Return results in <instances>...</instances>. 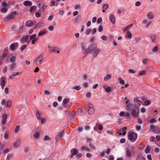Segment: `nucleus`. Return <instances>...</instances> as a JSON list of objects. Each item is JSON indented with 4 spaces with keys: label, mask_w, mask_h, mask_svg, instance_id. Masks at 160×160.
<instances>
[{
    "label": "nucleus",
    "mask_w": 160,
    "mask_h": 160,
    "mask_svg": "<svg viewBox=\"0 0 160 160\" xmlns=\"http://www.w3.org/2000/svg\"><path fill=\"white\" fill-rule=\"evenodd\" d=\"M46 33V31H42L39 32L38 33V36H41L45 34Z\"/></svg>",
    "instance_id": "nucleus-33"
},
{
    "label": "nucleus",
    "mask_w": 160,
    "mask_h": 160,
    "mask_svg": "<svg viewBox=\"0 0 160 160\" xmlns=\"http://www.w3.org/2000/svg\"><path fill=\"white\" fill-rule=\"evenodd\" d=\"M141 4V3L139 1H137L135 3V5L136 6H139Z\"/></svg>",
    "instance_id": "nucleus-60"
},
{
    "label": "nucleus",
    "mask_w": 160,
    "mask_h": 160,
    "mask_svg": "<svg viewBox=\"0 0 160 160\" xmlns=\"http://www.w3.org/2000/svg\"><path fill=\"white\" fill-rule=\"evenodd\" d=\"M68 101V99L66 98L64 99L63 101V103L64 104H66Z\"/></svg>",
    "instance_id": "nucleus-48"
},
{
    "label": "nucleus",
    "mask_w": 160,
    "mask_h": 160,
    "mask_svg": "<svg viewBox=\"0 0 160 160\" xmlns=\"http://www.w3.org/2000/svg\"><path fill=\"white\" fill-rule=\"evenodd\" d=\"M19 126L18 125L17 126H16L14 130V132L15 133H17V132L19 130Z\"/></svg>",
    "instance_id": "nucleus-52"
},
{
    "label": "nucleus",
    "mask_w": 160,
    "mask_h": 160,
    "mask_svg": "<svg viewBox=\"0 0 160 160\" xmlns=\"http://www.w3.org/2000/svg\"><path fill=\"white\" fill-rule=\"evenodd\" d=\"M43 25V23L42 22H38L34 27L33 28L36 29L37 27H41Z\"/></svg>",
    "instance_id": "nucleus-21"
},
{
    "label": "nucleus",
    "mask_w": 160,
    "mask_h": 160,
    "mask_svg": "<svg viewBox=\"0 0 160 160\" xmlns=\"http://www.w3.org/2000/svg\"><path fill=\"white\" fill-rule=\"evenodd\" d=\"M128 72L129 73H136V71L132 69H130L128 70Z\"/></svg>",
    "instance_id": "nucleus-62"
},
{
    "label": "nucleus",
    "mask_w": 160,
    "mask_h": 160,
    "mask_svg": "<svg viewBox=\"0 0 160 160\" xmlns=\"http://www.w3.org/2000/svg\"><path fill=\"white\" fill-rule=\"evenodd\" d=\"M27 45H24L22 46L20 48V50L21 51L24 50L26 48Z\"/></svg>",
    "instance_id": "nucleus-44"
},
{
    "label": "nucleus",
    "mask_w": 160,
    "mask_h": 160,
    "mask_svg": "<svg viewBox=\"0 0 160 160\" xmlns=\"http://www.w3.org/2000/svg\"><path fill=\"white\" fill-rule=\"evenodd\" d=\"M7 11V9L5 8H3L1 9V11L2 13L6 12Z\"/></svg>",
    "instance_id": "nucleus-50"
},
{
    "label": "nucleus",
    "mask_w": 160,
    "mask_h": 160,
    "mask_svg": "<svg viewBox=\"0 0 160 160\" xmlns=\"http://www.w3.org/2000/svg\"><path fill=\"white\" fill-rule=\"evenodd\" d=\"M28 40V35L24 36L23 37L21 40V42H27Z\"/></svg>",
    "instance_id": "nucleus-17"
},
{
    "label": "nucleus",
    "mask_w": 160,
    "mask_h": 160,
    "mask_svg": "<svg viewBox=\"0 0 160 160\" xmlns=\"http://www.w3.org/2000/svg\"><path fill=\"white\" fill-rule=\"evenodd\" d=\"M7 118V114H3L2 117V123L3 125H5L6 124V120Z\"/></svg>",
    "instance_id": "nucleus-12"
},
{
    "label": "nucleus",
    "mask_w": 160,
    "mask_h": 160,
    "mask_svg": "<svg viewBox=\"0 0 160 160\" xmlns=\"http://www.w3.org/2000/svg\"><path fill=\"white\" fill-rule=\"evenodd\" d=\"M0 85L2 86V89L4 88V87L5 86V81L4 80H2L1 81L0 83Z\"/></svg>",
    "instance_id": "nucleus-24"
},
{
    "label": "nucleus",
    "mask_w": 160,
    "mask_h": 160,
    "mask_svg": "<svg viewBox=\"0 0 160 160\" xmlns=\"http://www.w3.org/2000/svg\"><path fill=\"white\" fill-rule=\"evenodd\" d=\"M147 17L149 19H152L154 17V16L151 12H149L147 14Z\"/></svg>",
    "instance_id": "nucleus-18"
},
{
    "label": "nucleus",
    "mask_w": 160,
    "mask_h": 160,
    "mask_svg": "<svg viewBox=\"0 0 160 160\" xmlns=\"http://www.w3.org/2000/svg\"><path fill=\"white\" fill-rule=\"evenodd\" d=\"M106 91L107 92H111V88L109 87H108L105 89Z\"/></svg>",
    "instance_id": "nucleus-54"
},
{
    "label": "nucleus",
    "mask_w": 160,
    "mask_h": 160,
    "mask_svg": "<svg viewBox=\"0 0 160 160\" xmlns=\"http://www.w3.org/2000/svg\"><path fill=\"white\" fill-rule=\"evenodd\" d=\"M73 89H76L77 90H79L80 89V86H77L76 87H74L73 88Z\"/></svg>",
    "instance_id": "nucleus-57"
},
{
    "label": "nucleus",
    "mask_w": 160,
    "mask_h": 160,
    "mask_svg": "<svg viewBox=\"0 0 160 160\" xmlns=\"http://www.w3.org/2000/svg\"><path fill=\"white\" fill-rule=\"evenodd\" d=\"M156 122V119L154 118H153L151 120L150 122V123H153L155 122Z\"/></svg>",
    "instance_id": "nucleus-56"
},
{
    "label": "nucleus",
    "mask_w": 160,
    "mask_h": 160,
    "mask_svg": "<svg viewBox=\"0 0 160 160\" xmlns=\"http://www.w3.org/2000/svg\"><path fill=\"white\" fill-rule=\"evenodd\" d=\"M14 16H12V15L10 14L8 15L4 19V21L5 22H7L9 20H12L14 18Z\"/></svg>",
    "instance_id": "nucleus-11"
},
{
    "label": "nucleus",
    "mask_w": 160,
    "mask_h": 160,
    "mask_svg": "<svg viewBox=\"0 0 160 160\" xmlns=\"http://www.w3.org/2000/svg\"><path fill=\"white\" fill-rule=\"evenodd\" d=\"M133 133L131 131H130L128 133V138L129 140L132 141H134V140H133Z\"/></svg>",
    "instance_id": "nucleus-14"
},
{
    "label": "nucleus",
    "mask_w": 160,
    "mask_h": 160,
    "mask_svg": "<svg viewBox=\"0 0 160 160\" xmlns=\"http://www.w3.org/2000/svg\"><path fill=\"white\" fill-rule=\"evenodd\" d=\"M153 132L155 133H160V128H156L153 131Z\"/></svg>",
    "instance_id": "nucleus-25"
},
{
    "label": "nucleus",
    "mask_w": 160,
    "mask_h": 160,
    "mask_svg": "<svg viewBox=\"0 0 160 160\" xmlns=\"http://www.w3.org/2000/svg\"><path fill=\"white\" fill-rule=\"evenodd\" d=\"M150 38L152 42H154L155 41L156 37L155 35L151 36Z\"/></svg>",
    "instance_id": "nucleus-41"
},
{
    "label": "nucleus",
    "mask_w": 160,
    "mask_h": 160,
    "mask_svg": "<svg viewBox=\"0 0 160 160\" xmlns=\"http://www.w3.org/2000/svg\"><path fill=\"white\" fill-rule=\"evenodd\" d=\"M16 67V64L13 62L10 66V68L11 70H12Z\"/></svg>",
    "instance_id": "nucleus-38"
},
{
    "label": "nucleus",
    "mask_w": 160,
    "mask_h": 160,
    "mask_svg": "<svg viewBox=\"0 0 160 160\" xmlns=\"http://www.w3.org/2000/svg\"><path fill=\"white\" fill-rule=\"evenodd\" d=\"M132 25H133V24H131L130 25H129L128 26H127L124 29V31L128 30L129 28H130L132 27Z\"/></svg>",
    "instance_id": "nucleus-40"
},
{
    "label": "nucleus",
    "mask_w": 160,
    "mask_h": 160,
    "mask_svg": "<svg viewBox=\"0 0 160 160\" xmlns=\"http://www.w3.org/2000/svg\"><path fill=\"white\" fill-rule=\"evenodd\" d=\"M81 149L82 150L86 151H89V148L88 147L86 146H82Z\"/></svg>",
    "instance_id": "nucleus-27"
},
{
    "label": "nucleus",
    "mask_w": 160,
    "mask_h": 160,
    "mask_svg": "<svg viewBox=\"0 0 160 160\" xmlns=\"http://www.w3.org/2000/svg\"><path fill=\"white\" fill-rule=\"evenodd\" d=\"M65 130H63L61 132L58 134L55 137L56 140L57 142H59L62 140V137L64 133Z\"/></svg>",
    "instance_id": "nucleus-5"
},
{
    "label": "nucleus",
    "mask_w": 160,
    "mask_h": 160,
    "mask_svg": "<svg viewBox=\"0 0 160 160\" xmlns=\"http://www.w3.org/2000/svg\"><path fill=\"white\" fill-rule=\"evenodd\" d=\"M120 83L121 84L124 85L125 83L124 81L121 78H119L118 79Z\"/></svg>",
    "instance_id": "nucleus-36"
},
{
    "label": "nucleus",
    "mask_w": 160,
    "mask_h": 160,
    "mask_svg": "<svg viewBox=\"0 0 160 160\" xmlns=\"http://www.w3.org/2000/svg\"><path fill=\"white\" fill-rule=\"evenodd\" d=\"M147 69L148 70H149L150 71H154V69L151 66H149L147 67Z\"/></svg>",
    "instance_id": "nucleus-45"
},
{
    "label": "nucleus",
    "mask_w": 160,
    "mask_h": 160,
    "mask_svg": "<svg viewBox=\"0 0 160 160\" xmlns=\"http://www.w3.org/2000/svg\"><path fill=\"white\" fill-rule=\"evenodd\" d=\"M109 18L110 19V21L112 23L114 24L115 23L116 20L113 14H111L109 17Z\"/></svg>",
    "instance_id": "nucleus-13"
},
{
    "label": "nucleus",
    "mask_w": 160,
    "mask_h": 160,
    "mask_svg": "<svg viewBox=\"0 0 160 160\" xmlns=\"http://www.w3.org/2000/svg\"><path fill=\"white\" fill-rule=\"evenodd\" d=\"M50 51L51 52H56V48L55 47H51Z\"/></svg>",
    "instance_id": "nucleus-46"
},
{
    "label": "nucleus",
    "mask_w": 160,
    "mask_h": 160,
    "mask_svg": "<svg viewBox=\"0 0 160 160\" xmlns=\"http://www.w3.org/2000/svg\"><path fill=\"white\" fill-rule=\"evenodd\" d=\"M12 105V102L11 100H8L6 104V107L8 108H10Z\"/></svg>",
    "instance_id": "nucleus-19"
},
{
    "label": "nucleus",
    "mask_w": 160,
    "mask_h": 160,
    "mask_svg": "<svg viewBox=\"0 0 160 160\" xmlns=\"http://www.w3.org/2000/svg\"><path fill=\"white\" fill-rule=\"evenodd\" d=\"M144 103L146 105H149L150 104V102L149 100H146L145 101Z\"/></svg>",
    "instance_id": "nucleus-61"
},
{
    "label": "nucleus",
    "mask_w": 160,
    "mask_h": 160,
    "mask_svg": "<svg viewBox=\"0 0 160 160\" xmlns=\"http://www.w3.org/2000/svg\"><path fill=\"white\" fill-rule=\"evenodd\" d=\"M2 6L3 7H6L8 6V4L5 2H3L2 3Z\"/></svg>",
    "instance_id": "nucleus-58"
},
{
    "label": "nucleus",
    "mask_w": 160,
    "mask_h": 160,
    "mask_svg": "<svg viewBox=\"0 0 160 160\" xmlns=\"http://www.w3.org/2000/svg\"><path fill=\"white\" fill-rule=\"evenodd\" d=\"M126 151V156L128 158H130L135 154V152L134 151V148H132L131 149L129 148H126L125 149Z\"/></svg>",
    "instance_id": "nucleus-2"
},
{
    "label": "nucleus",
    "mask_w": 160,
    "mask_h": 160,
    "mask_svg": "<svg viewBox=\"0 0 160 160\" xmlns=\"http://www.w3.org/2000/svg\"><path fill=\"white\" fill-rule=\"evenodd\" d=\"M35 16L37 18H39L40 16V13L38 12H36L35 13Z\"/></svg>",
    "instance_id": "nucleus-59"
},
{
    "label": "nucleus",
    "mask_w": 160,
    "mask_h": 160,
    "mask_svg": "<svg viewBox=\"0 0 160 160\" xmlns=\"http://www.w3.org/2000/svg\"><path fill=\"white\" fill-rule=\"evenodd\" d=\"M100 49L95 44H92L85 51L86 54L91 52L94 57H96L100 52Z\"/></svg>",
    "instance_id": "nucleus-1"
},
{
    "label": "nucleus",
    "mask_w": 160,
    "mask_h": 160,
    "mask_svg": "<svg viewBox=\"0 0 160 160\" xmlns=\"http://www.w3.org/2000/svg\"><path fill=\"white\" fill-rule=\"evenodd\" d=\"M127 37L129 38H130L132 37V34L130 32L128 31L127 33Z\"/></svg>",
    "instance_id": "nucleus-37"
},
{
    "label": "nucleus",
    "mask_w": 160,
    "mask_h": 160,
    "mask_svg": "<svg viewBox=\"0 0 160 160\" xmlns=\"http://www.w3.org/2000/svg\"><path fill=\"white\" fill-rule=\"evenodd\" d=\"M33 24V22L32 20H29L26 22V26L28 27H32Z\"/></svg>",
    "instance_id": "nucleus-15"
},
{
    "label": "nucleus",
    "mask_w": 160,
    "mask_h": 160,
    "mask_svg": "<svg viewBox=\"0 0 160 160\" xmlns=\"http://www.w3.org/2000/svg\"><path fill=\"white\" fill-rule=\"evenodd\" d=\"M126 103L127 104V110L128 111H130L131 110V106L132 105L130 103V100L129 99H127L126 102Z\"/></svg>",
    "instance_id": "nucleus-10"
},
{
    "label": "nucleus",
    "mask_w": 160,
    "mask_h": 160,
    "mask_svg": "<svg viewBox=\"0 0 160 160\" xmlns=\"http://www.w3.org/2000/svg\"><path fill=\"white\" fill-rule=\"evenodd\" d=\"M150 149L149 146H147V148L145 150V152L146 153H148L149 152Z\"/></svg>",
    "instance_id": "nucleus-31"
},
{
    "label": "nucleus",
    "mask_w": 160,
    "mask_h": 160,
    "mask_svg": "<svg viewBox=\"0 0 160 160\" xmlns=\"http://www.w3.org/2000/svg\"><path fill=\"white\" fill-rule=\"evenodd\" d=\"M70 152L71 155L70 158H72L74 156L76 155L78 153V151L76 148L72 149L70 150Z\"/></svg>",
    "instance_id": "nucleus-9"
},
{
    "label": "nucleus",
    "mask_w": 160,
    "mask_h": 160,
    "mask_svg": "<svg viewBox=\"0 0 160 160\" xmlns=\"http://www.w3.org/2000/svg\"><path fill=\"white\" fill-rule=\"evenodd\" d=\"M43 57V56L42 55H40L34 60V62L36 63H39V64L41 65L42 63Z\"/></svg>",
    "instance_id": "nucleus-6"
},
{
    "label": "nucleus",
    "mask_w": 160,
    "mask_h": 160,
    "mask_svg": "<svg viewBox=\"0 0 160 160\" xmlns=\"http://www.w3.org/2000/svg\"><path fill=\"white\" fill-rule=\"evenodd\" d=\"M87 105L89 107V109L88 111V114H92L93 113L95 110L93 105L90 102H88L87 104Z\"/></svg>",
    "instance_id": "nucleus-4"
},
{
    "label": "nucleus",
    "mask_w": 160,
    "mask_h": 160,
    "mask_svg": "<svg viewBox=\"0 0 160 160\" xmlns=\"http://www.w3.org/2000/svg\"><path fill=\"white\" fill-rule=\"evenodd\" d=\"M40 134V133L38 132H36L34 134V138L37 139L39 137Z\"/></svg>",
    "instance_id": "nucleus-30"
},
{
    "label": "nucleus",
    "mask_w": 160,
    "mask_h": 160,
    "mask_svg": "<svg viewBox=\"0 0 160 160\" xmlns=\"http://www.w3.org/2000/svg\"><path fill=\"white\" fill-rule=\"evenodd\" d=\"M158 50V47L157 46H155L152 49V51L153 52H156Z\"/></svg>",
    "instance_id": "nucleus-39"
},
{
    "label": "nucleus",
    "mask_w": 160,
    "mask_h": 160,
    "mask_svg": "<svg viewBox=\"0 0 160 160\" xmlns=\"http://www.w3.org/2000/svg\"><path fill=\"white\" fill-rule=\"evenodd\" d=\"M134 100L135 102L138 103L139 106H140L141 105L142 103V102L141 100L138 99V98L137 97L135 98Z\"/></svg>",
    "instance_id": "nucleus-23"
},
{
    "label": "nucleus",
    "mask_w": 160,
    "mask_h": 160,
    "mask_svg": "<svg viewBox=\"0 0 160 160\" xmlns=\"http://www.w3.org/2000/svg\"><path fill=\"white\" fill-rule=\"evenodd\" d=\"M139 113V109L136 108L132 109L131 114L134 117L136 118L138 116Z\"/></svg>",
    "instance_id": "nucleus-7"
},
{
    "label": "nucleus",
    "mask_w": 160,
    "mask_h": 160,
    "mask_svg": "<svg viewBox=\"0 0 160 160\" xmlns=\"http://www.w3.org/2000/svg\"><path fill=\"white\" fill-rule=\"evenodd\" d=\"M147 72V70H143L140 72L139 73V75L140 76H142V75H145Z\"/></svg>",
    "instance_id": "nucleus-26"
},
{
    "label": "nucleus",
    "mask_w": 160,
    "mask_h": 160,
    "mask_svg": "<svg viewBox=\"0 0 160 160\" xmlns=\"http://www.w3.org/2000/svg\"><path fill=\"white\" fill-rule=\"evenodd\" d=\"M46 122V119L45 118H41V122L42 124H43L45 123Z\"/></svg>",
    "instance_id": "nucleus-53"
},
{
    "label": "nucleus",
    "mask_w": 160,
    "mask_h": 160,
    "mask_svg": "<svg viewBox=\"0 0 160 160\" xmlns=\"http://www.w3.org/2000/svg\"><path fill=\"white\" fill-rule=\"evenodd\" d=\"M15 45L14 43H12L11 44L10 46V49L12 50H13L15 48Z\"/></svg>",
    "instance_id": "nucleus-29"
},
{
    "label": "nucleus",
    "mask_w": 160,
    "mask_h": 160,
    "mask_svg": "<svg viewBox=\"0 0 160 160\" xmlns=\"http://www.w3.org/2000/svg\"><path fill=\"white\" fill-rule=\"evenodd\" d=\"M16 76L17 75L15 74V72H13L12 74V75L9 77V79H13L14 78V77Z\"/></svg>",
    "instance_id": "nucleus-32"
},
{
    "label": "nucleus",
    "mask_w": 160,
    "mask_h": 160,
    "mask_svg": "<svg viewBox=\"0 0 160 160\" xmlns=\"http://www.w3.org/2000/svg\"><path fill=\"white\" fill-rule=\"evenodd\" d=\"M18 14V13L17 11H14V12H12L11 14L12 15V16L17 15Z\"/></svg>",
    "instance_id": "nucleus-51"
},
{
    "label": "nucleus",
    "mask_w": 160,
    "mask_h": 160,
    "mask_svg": "<svg viewBox=\"0 0 160 160\" xmlns=\"http://www.w3.org/2000/svg\"><path fill=\"white\" fill-rule=\"evenodd\" d=\"M54 29V27L52 26H50L48 27V29L49 31H52Z\"/></svg>",
    "instance_id": "nucleus-64"
},
{
    "label": "nucleus",
    "mask_w": 160,
    "mask_h": 160,
    "mask_svg": "<svg viewBox=\"0 0 160 160\" xmlns=\"http://www.w3.org/2000/svg\"><path fill=\"white\" fill-rule=\"evenodd\" d=\"M10 61L12 62H14L16 61V57L15 56H12L10 58Z\"/></svg>",
    "instance_id": "nucleus-28"
},
{
    "label": "nucleus",
    "mask_w": 160,
    "mask_h": 160,
    "mask_svg": "<svg viewBox=\"0 0 160 160\" xmlns=\"http://www.w3.org/2000/svg\"><path fill=\"white\" fill-rule=\"evenodd\" d=\"M44 140L45 141H51V139L48 136L46 135L44 137Z\"/></svg>",
    "instance_id": "nucleus-34"
},
{
    "label": "nucleus",
    "mask_w": 160,
    "mask_h": 160,
    "mask_svg": "<svg viewBox=\"0 0 160 160\" xmlns=\"http://www.w3.org/2000/svg\"><path fill=\"white\" fill-rule=\"evenodd\" d=\"M127 129L126 127L122 128L121 129L118 130V132L119 133V135H124L126 134L125 130Z\"/></svg>",
    "instance_id": "nucleus-8"
},
{
    "label": "nucleus",
    "mask_w": 160,
    "mask_h": 160,
    "mask_svg": "<svg viewBox=\"0 0 160 160\" xmlns=\"http://www.w3.org/2000/svg\"><path fill=\"white\" fill-rule=\"evenodd\" d=\"M144 145L143 144L141 143L138 147L140 149H142L144 148Z\"/></svg>",
    "instance_id": "nucleus-47"
},
{
    "label": "nucleus",
    "mask_w": 160,
    "mask_h": 160,
    "mask_svg": "<svg viewBox=\"0 0 160 160\" xmlns=\"http://www.w3.org/2000/svg\"><path fill=\"white\" fill-rule=\"evenodd\" d=\"M108 5L107 4H104L103 5L102 7V9H106L108 8Z\"/></svg>",
    "instance_id": "nucleus-35"
},
{
    "label": "nucleus",
    "mask_w": 160,
    "mask_h": 160,
    "mask_svg": "<svg viewBox=\"0 0 160 160\" xmlns=\"http://www.w3.org/2000/svg\"><path fill=\"white\" fill-rule=\"evenodd\" d=\"M23 5L26 6H31L32 5V3L31 1H26L24 2Z\"/></svg>",
    "instance_id": "nucleus-16"
},
{
    "label": "nucleus",
    "mask_w": 160,
    "mask_h": 160,
    "mask_svg": "<svg viewBox=\"0 0 160 160\" xmlns=\"http://www.w3.org/2000/svg\"><path fill=\"white\" fill-rule=\"evenodd\" d=\"M111 75L107 74L106 76L104 78V80L105 81H107L111 77Z\"/></svg>",
    "instance_id": "nucleus-20"
},
{
    "label": "nucleus",
    "mask_w": 160,
    "mask_h": 160,
    "mask_svg": "<svg viewBox=\"0 0 160 160\" xmlns=\"http://www.w3.org/2000/svg\"><path fill=\"white\" fill-rule=\"evenodd\" d=\"M44 94L45 95H50V92L48 91L45 90L44 91Z\"/></svg>",
    "instance_id": "nucleus-63"
},
{
    "label": "nucleus",
    "mask_w": 160,
    "mask_h": 160,
    "mask_svg": "<svg viewBox=\"0 0 160 160\" xmlns=\"http://www.w3.org/2000/svg\"><path fill=\"white\" fill-rule=\"evenodd\" d=\"M36 8V6H32L30 8L29 11L31 12H32L33 11V10H34Z\"/></svg>",
    "instance_id": "nucleus-43"
},
{
    "label": "nucleus",
    "mask_w": 160,
    "mask_h": 160,
    "mask_svg": "<svg viewBox=\"0 0 160 160\" xmlns=\"http://www.w3.org/2000/svg\"><path fill=\"white\" fill-rule=\"evenodd\" d=\"M36 117L37 119L38 120L40 119V115L38 112L37 111L36 112Z\"/></svg>",
    "instance_id": "nucleus-49"
},
{
    "label": "nucleus",
    "mask_w": 160,
    "mask_h": 160,
    "mask_svg": "<svg viewBox=\"0 0 160 160\" xmlns=\"http://www.w3.org/2000/svg\"><path fill=\"white\" fill-rule=\"evenodd\" d=\"M20 144V142L19 141H18L17 142H15L13 144L14 148H16L19 146Z\"/></svg>",
    "instance_id": "nucleus-22"
},
{
    "label": "nucleus",
    "mask_w": 160,
    "mask_h": 160,
    "mask_svg": "<svg viewBox=\"0 0 160 160\" xmlns=\"http://www.w3.org/2000/svg\"><path fill=\"white\" fill-rule=\"evenodd\" d=\"M7 54L6 53L3 54L2 56L0 57V59H1L2 60H3L4 59V58L7 56Z\"/></svg>",
    "instance_id": "nucleus-42"
},
{
    "label": "nucleus",
    "mask_w": 160,
    "mask_h": 160,
    "mask_svg": "<svg viewBox=\"0 0 160 160\" xmlns=\"http://www.w3.org/2000/svg\"><path fill=\"white\" fill-rule=\"evenodd\" d=\"M37 5L38 8L41 9L42 11L45 10L47 7V5L45 4V2L41 1L38 2Z\"/></svg>",
    "instance_id": "nucleus-3"
},
{
    "label": "nucleus",
    "mask_w": 160,
    "mask_h": 160,
    "mask_svg": "<svg viewBox=\"0 0 160 160\" xmlns=\"http://www.w3.org/2000/svg\"><path fill=\"white\" fill-rule=\"evenodd\" d=\"M101 38L102 40H104L106 41L107 39V37L105 35H103L101 37Z\"/></svg>",
    "instance_id": "nucleus-55"
}]
</instances>
